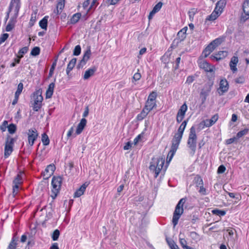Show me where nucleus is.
Returning a JSON list of instances; mask_svg holds the SVG:
<instances>
[{"mask_svg": "<svg viewBox=\"0 0 249 249\" xmlns=\"http://www.w3.org/2000/svg\"><path fill=\"white\" fill-rule=\"evenodd\" d=\"M24 175L23 172H19L13 181V193L15 196L18 194L19 189V185L22 182V178Z\"/></svg>", "mask_w": 249, "mask_h": 249, "instance_id": "nucleus-9", "label": "nucleus"}, {"mask_svg": "<svg viewBox=\"0 0 249 249\" xmlns=\"http://www.w3.org/2000/svg\"><path fill=\"white\" fill-rule=\"evenodd\" d=\"M164 163V158L162 157H158L153 158L149 165L150 171L155 174V177L157 178L161 169Z\"/></svg>", "mask_w": 249, "mask_h": 249, "instance_id": "nucleus-1", "label": "nucleus"}, {"mask_svg": "<svg viewBox=\"0 0 249 249\" xmlns=\"http://www.w3.org/2000/svg\"><path fill=\"white\" fill-rule=\"evenodd\" d=\"M238 62V58L237 56H233L230 62V69L233 72H235L237 71L236 68L237 64Z\"/></svg>", "mask_w": 249, "mask_h": 249, "instance_id": "nucleus-21", "label": "nucleus"}, {"mask_svg": "<svg viewBox=\"0 0 249 249\" xmlns=\"http://www.w3.org/2000/svg\"><path fill=\"white\" fill-rule=\"evenodd\" d=\"M162 6V3L159 2L153 8L152 10V14H156L157 12L159 11Z\"/></svg>", "mask_w": 249, "mask_h": 249, "instance_id": "nucleus-40", "label": "nucleus"}, {"mask_svg": "<svg viewBox=\"0 0 249 249\" xmlns=\"http://www.w3.org/2000/svg\"><path fill=\"white\" fill-rule=\"evenodd\" d=\"M42 142L44 145H48L50 143V140L46 134H42Z\"/></svg>", "mask_w": 249, "mask_h": 249, "instance_id": "nucleus-43", "label": "nucleus"}, {"mask_svg": "<svg viewBox=\"0 0 249 249\" xmlns=\"http://www.w3.org/2000/svg\"><path fill=\"white\" fill-rule=\"evenodd\" d=\"M8 122L7 121H4L2 124L0 126V129L2 131H5L6 130V128H8Z\"/></svg>", "mask_w": 249, "mask_h": 249, "instance_id": "nucleus-54", "label": "nucleus"}, {"mask_svg": "<svg viewBox=\"0 0 249 249\" xmlns=\"http://www.w3.org/2000/svg\"><path fill=\"white\" fill-rule=\"evenodd\" d=\"M194 81V77L193 76H189L187 78L186 83L190 84Z\"/></svg>", "mask_w": 249, "mask_h": 249, "instance_id": "nucleus-59", "label": "nucleus"}, {"mask_svg": "<svg viewBox=\"0 0 249 249\" xmlns=\"http://www.w3.org/2000/svg\"><path fill=\"white\" fill-rule=\"evenodd\" d=\"M223 40L218 38L213 40L204 49L202 53V56L207 57L222 42Z\"/></svg>", "mask_w": 249, "mask_h": 249, "instance_id": "nucleus-5", "label": "nucleus"}, {"mask_svg": "<svg viewBox=\"0 0 249 249\" xmlns=\"http://www.w3.org/2000/svg\"><path fill=\"white\" fill-rule=\"evenodd\" d=\"M14 25H15V23L14 22L9 21L6 26V31L7 32H9V31H11L13 29Z\"/></svg>", "mask_w": 249, "mask_h": 249, "instance_id": "nucleus-50", "label": "nucleus"}, {"mask_svg": "<svg viewBox=\"0 0 249 249\" xmlns=\"http://www.w3.org/2000/svg\"><path fill=\"white\" fill-rule=\"evenodd\" d=\"M34 106L33 109L38 111L42 106L43 97L41 95V91L40 90L36 91L33 95Z\"/></svg>", "mask_w": 249, "mask_h": 249, "instance_id": "nucleus-7", "label": "nucleus"}, {"mask_svg": "<svg viewBox=\"0 0 249 249\" xmlns=\"http://www.w3.org/2000/svg\"><path fill=\"white\" fill-rule=\"evenodd\" d=\"M197 180L199 181L198 185H200V189L199 190V192L201 193L203 195L205 194V189L203 187V181L201 178H197Z\"/></svg>", "mask_w": 249, "mask_h": 249, "instance_id": "nucleus-38", "label": "nucleus"}, {"mask_svg": "<svg viewBox=\"0 0 249 249\" xmlns=\"http://www.w3.org/2000/svg\"><path fill=\"white\" fill-rule=\"evenodd\" d=\"M65 0H58V2L56 6L57 14H59L61 13L65 6Z\"/></svg>", "mask_w": 249, "mask_h": 249, "instance_id": "nucleus-28", "label": "nucleus"}, {"mask_svg": "<svg viewBox=\"0 0 249 249\" xmlns=\"http://www.w3.org/2000/svg\"><path fill=\"white\" fill-rule=\"evenodd\" d=\"M190 236L193 239L196 241L199 240L200 239L199 235L196 232H191L190 233Z\"/></svg>", "mask_w": 249, "mask_h": 249, "instance_id": "nucleus-52", "label": "nucleus"}, {"mask_svg": "<svg viewBox=\"0 0 249 249\" xmlns=\"http://www.w3.org/2000/svg\"><path fill=\"white\" fill-rule=\"evenodd\" d=\"M74 127L72 126L71 127V128L69 130V131L67 132V136L68 138H69L71 136H73V137H75L76 136H74Z\"/></svg>", "mask_w": 249, "mask_h": 249, "instance_id": "nucleus-53", "label": "nucleus"}, {"mask_svg": "<svg viewBox=\"0 0 249 249\" xmlns=\"http://www.w3.org/2000/svg\"><path fill=\"white\" fill-rule=\"evenodd\" d=\"M225 170H226L225 167L224 165H221L218 167V170H217V173L218 174H221V173H224L225 171Z\"/></svg>", "mask_w": 249, "mask_h": 249, "instance_id": "nucleus-58", "label": "nucleus"}, {"mask_svg": "<svg viewBox=\"0 0 249 249\" xmlns=\"http://www.w3.org/2000/svg\"><path fill=\"white\" fill-rule=\"evenodd\" d=\"M141 78V74L140 72H136L133 77L132 82L134 84H136V82L139 80Z\"/></svg>", "mask_w": 249, "mask_h": 249, "instance_id": "nucleus-42", "label": "nucleus"}, {"mask_svg": "<svg viewBox=\"0 0 249 249\" xmlns=\"http://www.w3.org/2000/svg\"><path fill=\"white\" fill-rule=\"evenodd\" d=\"M157 96V92L155 91H153L149 95L147 100L152 102H156Z\"/></svg>", "mask_w": 249, "mask_h": 249, "instance_id": "nucleus-41", "label": "nucleus"}, {"mask_svg": "<svg viewBox=\"0 0 249 249\" xmlns=\"http://www.w3.org/2000/svg\"><path fill=\"white\" fill-rule=\"evenodd\" d=\"M235 140V138H231L226 140V143L228 144L233 143Z\"/></svg>", "mask_w": 249, "mask_h": 249, "instance_id": "nucleus-63", "label": "nucleus"}, {"mask_svg": "<svg viewBox=\"0 0 249 249\" xmlns=\"http://www.w3.org/2000/svg\"><path fill=\"white\" fill-rule=\"evenodd\" d=\"M8 36L9 35L7 34H3L0 37V43H3L7 39Z\"/></svg>", "mask_w": 249, "mask_h": 249, "instance_id": "nucleus-55", "label": "nucleus"}, {"mask_svg": "<svg viewBox=\"0 0 249 249\" xmlns=\"http://www.w3.org/2000/svg\"><path fill=\"white\" fill-rule=\"evenodd\" d=\"M48 19L46 17H44L39 22V26L43 29L46 30L47 27Z\"/></svg>", "mask_w": 249, "mask_h": 249, "instance_id": "nucleus-34", "label": "nucleus"}, {"mask_svg": "<svg viewBox=\"0 0 249 249\" xmlns=\"http://www.w3.org/2000/svg\"><path fill=\"white\" fill-rule=\"evenodd\" d=\"M95 68H90L85 71L83 75V78L85 80L88 79L89 77L93 76L96 71Z\"/></svg>", "mask_w": 249, "mask_h": 249, "instance_id": "nucleus-23", "label": "nucleus"}, {"mask_svg": "<svg viewBox=\"0 0 249 249\" xmlns=\"http://www.w3.org/2000/svg\"><path fill=\"white\" fill-rule=\"evenodd\" d=\"M62 179L59 177H53L52 180V186L53 187L52 189V194L51 196L53 199L55 198L56 196L59 193Z\"/></svg>", "mask_w": 249, "mask_h": 249, "instance_id": "nucleus-6", "label": "nucleus"}, {"mask_svg": "<svg viewBox=\"0 0 249 249\" xmlns=\"http://www.w3.org/2000/svg\"><path fill=\"white\" fill-rule=\"evenodd\" d=\"M132 146V143L128 142H126L125 144V145L124 146V149L125 150H127L129 149Z\"/></svg>", "mask_w": 249, "mask_h": 249, "instance_id": "nucleus-60", "label": "nucleus"}, {"mask_svg": "<svg viewBox=\"0 0 249 249\" xmlns=\"http://www.w3.org/2000/svg\"><path fill=\"white\" fill-rule=\"evenodd\" d=\"M55 169L54 165L50 164L48 165L43 173L44 178L47 179L50 178L53 174Z\"/></svg>", "mask_w": 249, "mask_h": 249, "instance_id": "nucleus-19", "label": "nucleus"}, {"mask_svg": "<svg viewBox=\"0 0 249 249\" xmlns=\"http://www.w3.org/2000/svg\"><path fill=\"white\" fill-rule=\"evenodd\" d=\"M218 119V116L217 114L213 115L210 119L204 120L201 124L206 127H210L214 124Z\"/></svg>", "mask_w": 249, "mask_h": 249, "instance_id": "nucleus-20", "label": "nucleus"}, {"mask_svg": "<svg viewBox=\"0 0 249 249\" xmlns=\"http://www.w3.org/2000/svg\"><path fill=\"white\" fill-rule=\"evenodd\" d=\"M211 87L210 85H205L202 89L200 92V96L203 97L204 99L208 95L210 91H211Z\"/></svg>", "mask_w": 249, "mask_h": 249, "instance_id": "nucleus-26", "label": "nucleus"}, {"mask_svg": "<svg viewBox=\"0 0 249 249\" xmlns=\"http://www.w3.org/2000/svg\"><path fill=\"white\" fill-rule=\"evenodd\" d=\"M87 123V121L85 118H82L80 120V122L76 127V130L74 134V136H76L82 133Z\"/></svg>", "mask_w": 249, "mask_h": 249, "instance_id": "nucleus-16", "label": "nucleus"}, {"mask_svg": "<svg viewBox=\"0 0 249 249\" xmlns=\"http://www.w3.org/2000/svg\"><path fill=\"white\" fill-rule=\"evenodd\" d=\"M28 145L32 147L38 137V133L35 128L28 130L27 132Z\"/></svg>", "mask_w": 249, "mask_h": 249, "instance_id": "nucleus-10", "label": "nucleus"}, {"mask_svg": "<svg viewBox=\"0 0 249 249\" xmlns=\"http://www.w3.org/2000/svg\"><path fill=\"white\" fill-rule=\"evenodd\" d=\"M187 106L186 104H183L181 107L179 109L178 111V112L177 115V121L178 123L181 122L185 115V113L187 110Z\"/></svg>", "mask_w": 249, "mask_h": 249, "instance_id": "nucleus-13", "label": "nucleus"}, {"mask_svg": "<svg viewBox=\"0 0 249 249\" xmlns=\"http://www.w3.org/2000/svg\"><path fill=\"white\" fill-rule=\"evenodd\" d=\"M187 124V121H184L182 123V124H180L179 127L178 129V132L177 133L183 135V132L185 129Z\"/></svg>", "mask_w": 249, "mask_h": 249, "instance_id": "nucleus-33", "label": "nucleus"}, {"mask_svg": "<svg viewBox=\"0 0 249 249\" xmlns=\"http://www.w3.org/2000/svg\"><path fill=\"white\" fill-rule=\"evenodd\" d=\"M91 54V50L89 47L86 51L85 52L83 58L79 64V67H83L86 63V62L89 60Z\"/></svg>", "mask_w": 249, "mask_h": 249, "instance_id": "nucleus-17", "label": "nucleus"}, {"mask_svg": "<svg viewBox=\"0 0 249 249\" xmlns=\"http://www.w3.org/2000/svg\"><path fill=\"white\" fill-rule=\"evenodd\" d=\"M242 9L243 13L241 18L242 20L245 21L249 19V0H246L244 2Z\"/></svg>", "mask_w": 249, "mask_h": 249, "instance_id": "nucleus-11", "label": "nucleus"}, {"mask_svg": "<svg viewBox=\"0 0 249 249\" xmlns=\"http://www.w3.org/2000/svg\"><path fill=\"white\" fill-rule=\"evenodd\" d=\"M197 136L196 133V129L194 126L190 128V131L187 142V145L191 150V153L194 155L196 149Z\"/></svg>", "mask_w": 249, "mask_h": 249, "instance_id": "nucleus-4", "label": "nucleus"}, {"mask_svg": "<svg viewBox=\"0 0 249 249\" xmlns=\"http://www.w3.org/2000/svg\"><path fill=\"white\" fill-rule=\"evenodd\" d=\"M81 17L80 13H76L74 14L71 17L70 22L72 24H74L78 21Z\"/></svg>", "mask_w": 249, "mask_h": 249, "instance_id": "nucleus-32", "label": "nucleus"}, {"mask_svg": "<svg viewBox=\"0 0 249 249\" xmlns=\"http://www.w3.org/2000/svg\"><path fill=\"white\" fill-rule=\"evenodd\" d=\"M168 244L171 249H177L178 248V247L173 241L168 242Z\"/></svg>", "mask_w": 249, "mask_h": 249, "instance_id": "nucleus-57", "label": "nucleus"}, {"mask_svg": "<svg viewBox=\"0 0 249 249\" xmlns=\"http://www.w3.org/2000/svg\"><path fill=\"white\" fill-rule=\"evenodd\" d=\"M40 53V48L38 47H34L31 52V54L33 56H36Z\"/></svg>", "mask_w": 249, "mask_h": 249, "instance_id": "nucleus-45", "label": "nucleus"}, {"mask_svg": "<svg viewBox=\"0 0 249 249\" xmlns=\"http://www.w3.org/2000/svg\"><path fill=\"white\" fill-rule=\"evenodd\" d=\"M179 144L174 142H172V146L171 147L170 151H169L167 157V162H169L172 160L174 155L176 152Z\"/></svg>", "mask_w": 249, "mask_h": 249, "instance_id": "nucleus-15", "label": "nucleus"}, {"mask_svg": "<svg viewBox=\"0 0 249 249\" xmlns=\"http://www.w3.org/2000/svg\"><path fill=\"white\" fill-rule=\"evenodd\" d=\"M179 243L183 249H185L188 246L187 245V242L183 237L179 235Z\"/></svg>", "mask_w": 249, "mask_h": 249, "instance_id": "nucleus-39", "label": "nucleus"}, {"mask_svg": "<svg viewBox=\"0 0 249 249\" xmlns=\"http://www.w3.org/2000/svg\"><path fill=\"white\" fill-rule=\"evenodd\" d=\"M14 140L11 138H8L5 142L4 146V158H7L12 153L13 150Z\"/></svg>", "mask_w": 249, "mask_h": 249, "instance_id": "nucleus-8", "label": "nucleus"}, {"mask_svg": "<svg viewBox=\"0 0 249 249\" xmlns=\"http://www.w3.org/2000/svg\"><path fill=\"white\" fill-rule=\"evenodd\" d=\"M88 185L86 184H83L78 189L76 190L74 194V197H78L83 195L86 190Z\"/></svg>", "mask_w": 249, "mask_h": 249, "instance_id": "nucleus-22", "label": "nucleus"}, {"mask_svg": "<svg viewBox=\"0 0 249 249\" xmlns=\"http://www.w3.org/2000/svg\"><path fill=\"white\" fill-rule=\"evenodd\" d=\"M23 89V85L22 83H19L18 85L17 91H16L15 95V96H19L21 94Z\"/></svg>", "mask_w": 249, "mask_h": 249, "instance_id": "nucleus-37", "label": "nucleus"}, {"mask_svg": "<svg viewBox=\"0 0 249 249\" xmlns=\"http://www.w3.org/2000/svg\"><path fill=\"white\" fill-rule=\"evenodd\" d=\"M89 108L88 107H87L85 108V110L83 114V117H84V118L85 117H86L88 114H89Z\"/></svg>", "mask_w": 249, "mask_h": 249, "instance_id": "nucleus-62", "label": "nucleus"}, {"mask_svg": "<svg viewBox=\"0 0 249 249\" xmlns=\"http://www.w3.org/2000/svg\"><path fill=\"white\" fill-rule=\"evenodd\" d=\"M55 87V84L54 83H51L49 85L48 88L46 92V98H50L53 93L54 88Z\"/></svg>", "mask_w": 249, "mask_h": 249, "instance_id": "nucleus-24", "label": "nucleus"}, {"mask_svg": "<svg viewBox=\"0 0 249 249\" xmlns=\"http://www.w3.org/2000/svg\"><path fill=\"white\" fill-rule=\"evenodd\" d=\"M28 51L27 47H24L21 48L18 52V58H16V61L17 63H19L20 58L23 56V55L27 53Z\"/></svg>", "mask_w": 249, "mask_h": 249, "instance_id": "nucleus-25", "label": "nucleus"}, {"mask_svg": "<svg viewBox=\"0 0 249 249\" xmlns=\"http://www.w3.org/2000/svg\"><path fill=\"white\" fill-rule=\"evenodd\" d=\"M182 137V135L176 133L172 140V142L179 144Z\"/></svg>", "mask_w": 249, "mask_h": 249, "instance_id": "nucleus-36", "label": "nucleus"}, {"mask_svg": "<svg viewBox=\"0 0 249 249\" xmlns=\"http://www.w3.org/2000/svg\"><path fill=\"white\" fill-rule=\"evenodd\" d=\"M149 112V110L144 107L141 112L137 115V119L139 121L142 120L148 115Z\"/></svg>", "mask_w": 249, "mask_h": 249, "instance_id": "nucleus-29", "label": "nucleus"}, {"mask_svg": "<svg viewBox=\"0 0 249 249\" xmlns=\"http://www.w3.org/2000/svg\"><path fill=\"white\" fill-rule=\"evenodd\" d=\"M76 62V58H73L72 59L71 61L69 62V63L68 65L67 68L66 70V73L68 75L70 73V72L72 70V69L74 68L75 63Z\"/></svg>", "mask_w": 249, "mask_h": 249, "instance_id": "nucleus-30", "label": "nucleus"}, {"mask_svg": "<svg viewBox=\"0 0 249 249\" xmlns=\"http://www.w3.org/2000/svg\"><path fill=\"white\" fill-rule=\"evenodd\" d=\"M227 231L228 232L229 236L232 237L234 234L235 230L232 229H228L227 230Z\"/></svg>", "mask_w": 249, "mask_h": 249, "instance_id": "nucleus-61", "label": "nucleus"}, {"mask_svg": "<svg viewBox=\"0 0 249 249\" xmlns=\"http://www.w3.org/2000/svg\"><path fill=\"white\" fill-rule=\"evenodd\" d=\"M16 130V126L14 124H11L8 126V130L11 134H13L15 132Z\"/></svg>", "mask_w": 249, "mask_h": 249, "instance_id": "nucleus-48", "label": "nucleus"}, {"mask_svg": "<svg viewBox=\"0 0 249 249\" xmlns=\"http://www.w3.org/2000/svg\"><path fill=\"white\" fill-rule=\"evenodd\" d=\"M235 81L236 83L243 84L245 82V78H244V76H240V77L237 78L235 80Z\"/></svg>", "mask_w": 249, "mask_h": 249, "instance_id": "nucleus-56", "label": "nucleus"}, {"mask_svg": "<svg viewBox=\"0 0 249 249\" xmlns=\"http://www.w3.org/2000/svg\"><path fill=\"white\" fill-rule=\"evenodd\" d=\"M212 213L219 216H223L226 214V212L224 211L219 210L218 209H214L212 211Z\"/></svg>", "mask_w": 249, "mask_h": 249, "instance_id": "nucleus-44", "label": "nucleus"}, {"mask_svg": "<svg viewBox=\"0 0 249 249\" xmlns=\"http://www.w3.org/2000/svg\"><path fill=\"white\" fill-rule=\"evenodd\" d=\"M19 8H20V4L18 1L17 2L14 1V2L12 3V4H11V6L10 7L11 11H13V12H14V13L16 16L18 14Z\"/></svg>", "mask_w": 249, "mask_h": 249, "instance_id": "nucleus-27", "label": "nucleus"}, {"mask_svg": "<svg viewBox=\"0 0 249 249\" xmlns=\"http://www.w3.org/2000/svg\"><path fill=\"white\" fill-rule=\"evenodd\" d=\"M60 235V232L58 230H55L52 235V239L53 241L57 240L59 236Z\"/></svg>", "mask_w": 249, "mask_h": 249, "instance_id": "nucleus-47", "label": "nucleus"}, {"mask_svg": "<svg viewBox=\"0 0 249 249\" xmlns=\"http://www.w3.org/2000/svg\"><path fill=\"white\" fill-rule=\"evenodd\" d=\"M81 53V47L80 45H77L75 47L73 51V55H78Z\"/></svg>", "mask_w": 249, "mask_h": 249, "instance_id": "nucleus-51", "label": "nucleus"}, {"mask_svg": "<svg viewBox=\"0 0 249 249\" xmlns=\"http://www.w3.org/2000/svg\"><path fill=\"white\" fill-rule=\"evenodd\" d=\"M196 13V10L195 9H192L189 11L188 14L190 19L193 20L194 19V16Z\"/></svg>", "mask_w": 249, "mask_h": 249, "instance_id": "nucleus-49", "label": "nucleus"}, {"mask_svg": "<svg viewBox=\"0 0 249 249\" xmlns=\"http://www.w3.org/2000/svg\"><path fill=\"white\" fill-rule=\"evenodd\" d=\"M248 132V129H245L243 130H241L238 132L236 135V137L237 139L241 138V137L246 135Z\"/></svg>", "mask_w": 249, "mask_h": 249, "instance_id": "nucleus-46", "label": "nucleus"}, {"mask_svg": "<svg viewBox=\"0 0 249 249\" xmlns=\"http://www.w3.org/2000/svg\"><path fill=\"white\" fill-rule=\"evenodd\" d=\"M229 89V84L226 79H222L219 83V87L217 89V92L219 95H223Z\"/></svg>", "mask_w": 249, "mask_h": 249, "instance_id": "nucleus-12", "label": "nucleus"}, {"mask_svg": "<svg viewBox=\"0 0 249 249\" xmlns=\"http://www.w3.org/2000/svg\"><path fill=\"white\" fill-rule=\"evenodd\" d=\"M198 65L200 68L206 71L212 72L214 69L213 66H211L207 62L201 59L198 61Z\"/></svg>", "mask_w": 249, "mask_h": 249, "instance_id": "nucleus-14", "label": "nucleus"}, {"mask_svg": "<svg viewBox=\"0 0 249 249\" xmlns=\"http://www.w3.org/2000/svg\"><path fill=\"white\" fill-rule=\"evenodd\" d=\"M226 2V0H219L216 3L214 10L212 13L207 18L206 20L210 21L215 20L223 12Z\"/></svg>", "mask_w": 249, "mask_h": 249, "instance_id": "nucleus-2", "label": "nucleus"}, {"mask_svg": "<svg viewBox=\"0 0 249 249\" xmlns=\"http://www.w3.org/2000/svg\"><path fill=\"white\" fill-rule=\"evenodd\" d=\"M185 202V199L181 198L176 207L172 219V222L174 227L177 225L179 218L183 213V207Z\"/></svg>", "mask_w": 249, "mask_h": 249, "instance_id": "nucleus-3", "label": "nucleus"}, {"mask_svg": "<svg viewBox=\"0 0 249 249\" xmlns=\"http://www.w3.org/2000/svg\"><path fill=\"white\" fill-rule=\"evenodd\" d=\"M182 137V135L176 133L172 140V142L179 144Z\"/></svg>", "mask_w": 249, "mask_h": 249, "instance_id": "nucleus-35", "label": "nucleus"}, {"mask_svg": "<svg viewBox=\"0 0 249 249\" xmlns=\"http://www.w3.org/2000/svg\"><path fill=\"white\" fill-rule=\"evenodd\" d=\"M50 249H59L58 244L57 243H54L53 244Z\"/></svg>", "mask_w": 249, "mask_h": 249, "instance_id": "nucleus-64", "label": "nucleus"}, {"mask_svg": "<svg viewBox=\"0 0 249 249\" xmlns=\"http://www.w3.org/2000/svg\"><path fill=\"white\" fill-rule=\"evenodd\" d=\"M228 55L227 51H219L210 56V58L213 60L219 61L225 58Z\"/></svg>", "mask_w": 249, "mask_h": 249, "instance_id": "nucleus-18", "label": "nucleus"}, {"mask_svg": "<svg viewBox=\"0 0 249 249\" xmlns=\"http://www.w3.org/2000/svg\"><path fill=\"white\" fill-rule=\"evenodd\" d=\"M156 106V102H152L147 100L144 108L147 109L150 111L152 110Z\"/></svg>", "mask_w": 249, "mask_h": 249, "instance_id": "nucleus-31", "label": "nucleus"}]
</instances>
